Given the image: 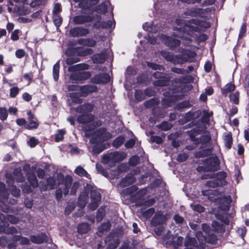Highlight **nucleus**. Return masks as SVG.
<instances>
[{
  "label": "nucleus",
  "instance_id": "f257e3e1",
  "mask_svg": "<svg viewBox=\"0 0 249 249\" xmlns=\"http://www.w3.org/2000/svg\"><path fill=\"white\" fill-rule=\"evenodd\" d=\"M198 29V27L197 26L196 20L193 19L188 24L184 25L182 29L181 27H175L174 30L176 31V32H174L173 37L161 35L158 36V38H160L167 46L171 48L176 47L180 44V41L175 39V37L176 36L186 39L189 42L191 41V36H194L199 42L204 41L207 40L208 38L207 35L205 34L198 35L195 33V32H196Z\"/></svg>",
  "mask_w": 249,
  "mask_h": 249
},
{
  "label": "nucleus",
  "instance_id": "f03ea898",
  "mask_svg": "<svg viewBox=\"0 0 249 249\" xmlns=\"http://www.w3.org/2000/svg\"><path fill=\"white\" fill-rule=\"evenodd\" d=\"M203 231L205 233L203 236L201 231H198L196 233V237L198 241H196L194 238H188L185 242V246L190 249L189 247L192 246L198 249H203L205 242L213 244L216 240V236L213 233V231L210 229V227L206 224L202 225Z\"/></svg>",
  "mask_w": 249,
  "mask_h": 249
},
{
  "label": "nucleus",
  "instance_id": "7ed1b4c3",
  "mask_svg": "<svg viewBox=\"0 0 249 249\" xmlns=\"http://www.w3.org/2000/svg\"><path fill=\"white\" fill-rule=\"evenodd\" d=\"M89 68L86 64H79L70 66L68 70L72 72L71 74V79L76 83H81L83 81L89 78L91 75L89 72L84 70H88Z\"/></svg>",
  "mask_w": 249,
  "mask_h": 249
},
{
  "label": "nucleus",
  "instance_id": "20e7f679",
  "mask_svg": "<svg viewBox=\"0 0 249 249\" xmlns=\"http://www.w3.org/2000/svg\"><path fill=\"white\" fill-rule=\"evenodd\" d=\"M111 138V135L106 131V130L104 128H99L96 130L95 132L94 135L90 139V142L93 143H96V145L94 146L92 148L93 152L96 154H99L104 149H106L107 147L101 146L98 148V146L100 145V143L107 141V140Z\"/></svg>",
  "mask_w": 249,
  "mask_h": 249
},
{
  "label": "nucleus",
  "instance_id": "39448f33",
  "mask_svg": "<svg viewBox=\"0 0 249 249\" xmlns=\"http://www.w3.org/2000/svg\"><path fill=\"white\" fill-rule=\"evenodd\" d=\"M57 183L58 188L56 190L55 196L57 200L62 198V193L66 196L69 192V189L71 186L72 178L70 176L64 177L62 174L57 175Z\"/></svg>",
  "mask_w": 249,
  "mask_h": 249
},
{
  "label": "nucleus",
  "instance_id": "423d86ee",
  "mask_svg": "<svg viewBox=\"0 0 249 249\" xmlns=\"http://www.w3.org/2000/svg\"><path fill=\"white\" fill-rule=\"evenodd\" d=\"M202 194L204 196H208V198L211 201L220 203V208L224 211L229 209V205L231 202V198L230 196H227L220 197L219 195L216 191H203Z\"/></svg>",
  "mask_w": 249,
  "mask_h": 249
},
{
  "label": "nucleus",
  "instance_id": "0eeeda50",
  "mask_svg": "<svg viewBox=\"0 0 249 249\" xmlns=\"http://www.w3.org/2000/svg\"><path fill=\"white\" fill-rule=\"evenodd\" d=\"M93 108V105L91 104H84L78 107L76 111L82 114L80 116L78 117L77 121L81 124H86L92 121L94 118L93 116L88 114V113L90 112Z\"/></svg>",
  "mask_w": 249,
  "mask_h": 249
},
{
  "label": "nucleus",
  "instance_id": "6e6552de",
  "mask_svg": "<svg viewBox=\"0 0 249 249\" xmlns=\"http://www.w3.org/2000/svg\"><path fill=\"white\" fill-rule=\"evenodd\" d=\"M206 176L210 177V179L206 183V185L209 187H215L216 186L225 185V178L226 174L224 172H219L216 174H208Z\"/></svg>",
  "mask_w": 249,
  "mask_h": 249
},
{
  "label": "nucleus",
  "instance_id": "1a4fd4ad",
  "mask_svg": "<svg viewBox=\"0 0 249 249\" xmlns=\"http://www.w3.org/2000/svg\"><path fill=\"white\" fill-rule=\"evenodd\" d=\"M126 157V154L123 152H110L103 156V161L105 164L115 163L123 160Z\"/></svg>",
  "mask_w": 249,
  "mask_h": 249
},
{
  "label": "nucleus",
  "instance_id": "9d476101",
  "mask_svg": "<svg viewBox=\"0 0 249 249\" xmlns=\"http://www.w3.org/2000/svg\"><path fill=\"white\" fill-rule=\"evenodd\" d=\"M24 0H10L8 3V10L10 13H16L18 15H25L27 12L24 11V7H22V3Z\"/></svg>",
  "mask_w": 249,
  "mask_h": 249
},
{
  "label": "nucleus",
  "instance_id": "9b49d317",
  "mask_svg": "<svg viewBox=\"0 0 249 249\" xmlns=\"http://www.w3.org/2000/svg\"><path fill=\"white\" fill-rule=\"evenodd\" d=\"M163 242L166 245L172 244L176 248L181 246L183 242V238L180 236H171L168 231L166 236L163 237Z\"/></svg>",
  "mask_w": 249,
  "mask_h": 249
},
{
  "label": "nucleus",
  "instance_id": "f8f14e48",
  "mask_svg": "<svg viewBox=\"0 0 249 249\" xmlns=\"http://www.w3.org/2000/svg\"><path fill=\"white\" fill-rule=\"evenodd\" d=\"M110 19L106 22H101V19L97 17V21L94 24L93 27L96 28H114L115 27V22L113 18V13L111 11L109 13Z\"/></svg>",
  "mask_w": 249,
  "mask_h": 249
},
{
  "label": "nucleus",
  "instance_id": "ddd939ff",
  "mask_svg": "<svg viewBox=\"0 0 249 249\" xmlns=\"http://www.w3.org/2000/svg\"><path fill=\"white\" fill-rule=\"evenodd\" d=\"M91 202L89 207L91 210H94L98 206V202L101 200V195L99 192L96 190H92L90 192Z\"/></svg>",
  "mask_w": 249,
  "mask_h": 249
},
{
  "label": "nucleus",
  "instance_id": "4468645a",
  "mask_svg": "<svg viewBox=\"0 0 249 249\" xmlns=\"http://www.w3.org/2000/svg\"><path fill=\"white\" fill-rule=\"evenodd\" d=\"M71 36L73 37L86 36L89 33L88 29L83 27H76L69 31Z\"/></svg>",
  "mask_w": 249,
  "mask_h": 249
},
{
  "label": "nucleus",
  "instance_id": "2eb2a0df",
  "mask_svg": "<svg viewBox=\"0 0 249 249\" xmlns=\"http://www.w3.org/2000/svg\"><path fill=\"white\" fill-rule=\"evenodd\" d=\"M110 80L109 75L107 73H100L93 77L91 81L93 83L99 84L107 83Z\"/></svg>",
  "mask_w": 249,
  "mask_h": 249
},
{
  "label": "nucleus",
  "instance_id": "dca6fc26",
  "mask_svg": "<svg viewBox=\"0 0 249 249\" xmlns=\"http://www.w3.org/2000/svg\"><path fill=\"white\" fill-rule=\"evenodd\" d=\"M168 218L167 215H164L160 212H159L156 213L155 217L152 219V223L155 226L160 225L164 223Z\"/></svg>",
  "mask_w": 249,
  "mask_h": 249
},
{
  "label": "nucleus",
  "instance_id": "f3484780",
  "mask_svg": "<svg viewBox=\"0 0 249 249\" xmlns=\"http://www.w3.org/2000/svg\"><path fill=\"white\" fill-rule=\"evenodd\" d=\"M93 20V18L89 16L80 15L73 18V21L75 24H83L86 22H89Z\"/></svg>",
  "mask_w": 249,
  "mask_h": 249
},
{
  "label": "nucleus",
  "instance_id": "a211bd4d",
  "mask_svg": "<svg viewBox=\"0 0 249 249\" xmlns=\"http://www.w3.org/2000/svg\"><path fill=\"white\" fill-rule=\"evenodd\" d=\"M27 115L29 117V123L26 124L25 128L28 129L36 128L38 127V124L36 119L34 118L33 114L30 111H29Z\"/></svg>",
  "mask_w": 249,
  "mask_h": 249
},
{
  "label": "nucleus",
  "instance_id": "6ab92c4d",
  "mask_svg": "<svg viewBox=\"0 0 249 249\" xmlns=\"http://www.w3.org/2000/svg\"><path fill=\"white\" fill-rule=\"evenodd\" d=\"M206 164L208 166L206 168L209 170H215L218 166V159L216 157L210 158L206 159Z\"/></svg>",
  "mask_w": 249,
  "mask_h": 249
},
{
  "label": "nucleus",
  "instance_id": "aec40b11",
  "mask_svg": "<svg viewBox=\"0 0 249 249\" xmlns=\"http://www.w3.org/2000/svg\"><path fill=\"white\" fill-rule=\"evenodd\" d=\"M80 90L82 95L85 96L90 93L95 92L97 90V88L93 85H85L80 87Z\"/></svg>",
  "mask_w": 249,
  "mask_h": 249
},
{
  "label": "nucleus",
  "instance_id": "412c9836",
  "mask_svg": "<svg viewBox=\"0 0 249 249\" xmlns=\"http://www.w3.org/2000/svg\"><path fill=\"white\" fill-rule=\"evenodd\" d=\"M31 241L35 243L40 244L44 242H49L48 237L45 234L42 233L38 236H32Z\"/></svg>",
  "mask_w": 249,
  "mask_h": 249
},
{
  "label": "nucleus",
  "instance_id": "4be33fe9",
  "mask_svg": "<svg viewBox=\"0 0 249 249\" xmlns=\"http://www.w3.org/2000/svg\"><path fill=\"white\" fill-rule=\"evenodd\" d=\"M107 54L106 53H101L94 55L93 57V61L94 63H102L107 58Z\"/></svg>",
  "mask_w": 249,
  "mask_h": 249
},
{
  "label": "nucleus",
  "instance_id": "5701e85b",
  "mask_svg": "<svg viewBox=\"0 0 249 249\" xmlns=\"http://www.w3.org/2000/svg\"><path fill=\"white\" fill-rule=\"evenodd\" d=\"M225 146L229 149L231 148L232 144V138L230 133H225L223 135Z\"/></svg>",
  "mask_w": 249,
  "mask_h": 249
},
{
  "label": "nucleus",
  "instance_id": "b1692460",
  "mask_svg": "<svg viewBox=\"0 0 249 249\" xmlns=\"http://www.w3.org/2000/svg\"><path fill=\"white\" fill-rule=\"evenodd\" d=\"M78 43L89 47H93L96 44V41L91 39H80L78 40Z\"/></svg>",
  "mask_w": 249,
  "mask_h": 249
},
{
  "label": "nucleus",
  "instance_id": "393cba45",
  "mask_svg": "<svg viewBox=\"0 0 249 249\" xmlns=\"http://www.w3.org/2000/svg\"><path fill=\"white\" fill-rule=\"evenodd\" d=\"M74 172L77 175L80 176H84L88 178H89L90 176L87 172V171L83 169L81 166H78L75 170Z\"/></svg>",
  "mask_w": 249,
  "mask_h": 249
},
{
  "label": "nucleus",
  "instance_id": "a878e982",
  "mask_svg": "<svg viewBox=\"0 0 249 249\" xmlns=\"http://www.w3.org/2000/svg\"><path fill=\"white\" fill-rule=\"evenodd\" d=\"M89 230V226L87 223L81 224L78 227V231L82 234L87 233Z\"/></svg>",
  "mask_w": 249,
  "mask_h": 249
},
{
  "label": "nucleus",
  "instance_id": "bb28decb",
  "mask_svg": "<svg viewBox=\"0 0 249 249\" xmlns=\"http://www.w3.org/2000/svg\"><path fill=\"white\" fill-rule=\"evenodd\" d=\"M110 3L109 1H106L103 3L99 6L98 11L101 13L104 14L107 12V8L110 6Z\"/></svg>",
  "mask_w": 249,
  "mask_h": 249
},
{
  "label": "nucleus",
  "instance_id": "cd10ccee",
  "mask_svg": "<svg viewBox=\"0 0 249 249\" xmlns=\"http://www.w3.org/2000/svg\"><path fill=\"white\" fill-rule=\"evenodd\" d=\"M60 68L59 62L58 61L53 67V77L55 81H57L59 77V71Z\"/></svg>",
  "mask_w": 249,
  "mask_h": 249
},
{
  "label": "nucleus",
  "instance_id": "c85d7f7f",
  "mask_svg": "<svg viewBox=\"0 0 249 249\" xmlns=\"http://www.w3.org/2000/svg\"><path fill=\"white\" fill-rule=\"evenodd\" d=\"M57 182V178L56 180L53 178H50L47 180V185L50 187V189H53L56 187V185H58Z\"/></svg>",
  "mask_w": 249,
  "mask_h": 249
},
{
  "label": "nucleus",
  "instance_id": "c756f323",
  "mask_svg": "<svg viewBox=\"0 0 249 249\" xmlns=\"http://www.w3.org/2000/svg\"><path fill=\"white\" fill-rule=\"evenodd\" d=\"M53 21L57 27H59L62 23V18L59 14H53Z\"/></svg>",
  "mask_w": 249,
  "mask_h": 249
},
{
  "label": "nucleus",
  "instance_id": "7c9ffc66",
  "mask_svg": "<svg viewBox=\"0 0 249 249\" xmlns=\"http://www.w3.org/2000/svg\"><path fill=\"white\" fill-rule=\"evenodd\" d=\"M28 180L33 188H36L38 185V182L36 176L34 174L30 175L28 176Z\"/></svg>",
  "mask_w": 249,
  "mask_h": 249
},
{
  "label": "nucleus",
  "instance_id": "2f4dec72",
  "mask_svg": "<svg viewBox=\"0 0 249 249\" xmlns=\"http://www.w3.org/2000/svg\"><path fill=\"white\" fill-rule=\"evenodd\" d=\"M65 131L63 129L58 130L55 135V141L59 142L63 140Z\"/></svg>",
  "mask_w": 249,
  "mask_h": 249
},
{
  "label": "nucleus",
  "instance_id": "473e14b6",
  "mask_svg": "<svg viewBox=\"0 0 249 249\" xmlns=\"http://www.w3.org/2000/svg\"><path fill=\"white\" fill-rule=\"evenodd\" d=\"M235 85L233 84L229 83L226 85L225 88L222 89L223 94H227L228 92H231L235 89Z\"/></svg>",
  "mask_w": 249,
  "mask_h": 249
},
{
  "label": "nucleus",
  "instance_id": "72a5a7b5",
  "mask_svg": "<svg viewBox=\"0 0 249 249\" xmlns=\"http://www.w3.org/2000/svg\"><path fill=\"white\" fill-rule=\"evenodd\" d=\"M124 137H118L114 141L113 145L114 147H118L124 143Z\"/></svg>",
  "mask_w": 249,
  "mask_h": 249
},
{
  "label": "nucleus",
  "instance_id": "f704fd0d",
  "mask_svg": "<svg viewBox=\"0 0 249 249\" xmlns=\"http://www.w3.org/2000/svg\"><path fill=\"white\" fill-rule=\"evenodd\" d=\"M239 92H235L231 93L230 95V101L235 104H238L239 103Z\"/></svg>",
  "mask_w": 249,
  "mask_h": 249
},
{
  "label": "nucleus",
  "instance_id": "c9c22d12",
  "mask_svg": "<svg viewBox=\"0 0 249 249\" xmlns=\"http://www.w3.org/2000/svg\"><path fill=\"white\" fill-rule=\"evenodd\" d=\"M78 53L80 55L84 56L92 53V50L89 48H80L78 49Z\"/></svg>",
  "mask_w": 249,
  "mask_h": 249
},
{
  "label": "nucleus",
  "instance_id": "e433bc0d",
  "mask_svg": "<svg viewBox=\"0 0 249 249\" xmlns=\"http://www.w3.org/2000/svg\"><path fill=\"white\" fill-rule=\"evenodd\" d=\"M143 28L149 32H153L156 31V27L152 24L145 23L143 25Z\"/></svg>",
  "mask_w": 249,
  "mask_h": 249
},
{
  "label": "nucleus",
  "instance_id": "4c0bfd02",
  "mask_svg": "<svg viewBox=\"0 0 249 249\" xmlns=\"http://www.w3.org/2000/svg\"><path fill=\"white\" fill-rule=\"evenodd\" d=\"M105 214V209L104 208H100L97 212L96 219L98 222L100 221Z\"/></svg>",
  "mask_w": 249,
  "mask_h": 249
},
{
  "label": "nucleus",
  "instance_id": "58836bf2",
  "mask_svg": "<svg viewBox=\"0 0 249 249\" xmlns=\"http://www.w3.org/2000/svg\"><path fill=\"white\" fill-rule=\"evenodd\" d=\"M110 224L109 222H107L104 223L100 227L98 228V231L100 232H103L104 231H107L110 229Z\"/></svg>",
  "mask_w": 249,
  "mask_h": 249
},
{
  "label": "nucleus",
  "instance_id": "ea45409f",
  "mask_svg": "<svg viewBox=\"0 0 249 249\" xmlns=\"http://www.w3.org/2000/svg\"><path fill=\"white\" fill-rule=\"evenodd\" d=\"M8 116V112L6 108L0 107V119L5 120Z\"/></svg>",
  "mask_w": 249,
  "mask_h": 249
},
{
  "label": "nucleus",
  "instance_id": "a19ab883",
  "mask_svg": "<svg viewBox=\"0 0 249 249\" xmlns=\"http://www.w3.org/2000/svg\"><path fill=\"white\" fill-rule=\"evenodd\" d=\"M86 200H87V197L84 195L81 194L79 200H78V205L80 206L81 208H83L85 206L86 204Z\"/></svg>",
  "mask_w": 249,
  "mask_h": 249
},
{
  "label": "nucleus",
  "instance_id": "79ce46f5",
  "mask_svg": "<svg viewBox=\"0 0 249 249\" xmlns=\"http://www.w3.org/2000/svg\"><path fill=\"white\" fill-rule=\"evenodd\" d=\"M211 150L209 149L203 150L202 151H199L196 154V157L200 158L201 157H205L211 154Z\"/></svg>",
  "mask_w": 249,
  "mask_h": 249
},
{
  "label": "nucleus",
  "instance_id": "37998d69",
  "mask_svg": "<svg viewBox=\"0 0 249 249\" xmlns=\"http://www.w3.org/2000/svg\"><path fill=\"white\" fill-rule=\"evenodd\" d=\"M70 97L72 101L75 103H80L82 100L77 97V94L76 93H71L70 94Z\"/></svg>",
  "mask_w": 249,
  "mask_h": 249
},
{
  "label": "nucleus",
  "instance_id": "c03bdc74",
  "mask_svg": "<svg viewBox=\"0 0 249 249\" xmlns=\"http://www.w3.org/2000/svg\"><path fill=\"white\" fill-rule=\"evenodd\" d=\"M162 55L167 60L169 61L175 62V60H174V56L172 54H170L167 52H162Z\"/></svg>",
  "mask_w": 249,
  "mask_h": 249
},
{
  "label": "nucleus",
  "instance_id": "a18cd8bd",
  "mask_svg": "<svg viewBox=\"0 0 249 249\" xmlns=\"http://www.w3.org/2000/svg\"><path fill=\"white\" fill-rule=\"evenodd\" d=\"M154 200L152 198H151L147 201H145L142 199L141 202H137V203L140 205H145L149 206L153 205L154 203Z\"/></svg>",
  "mask_w": 249,
  "mask_h": 249
},
{
  "label": "nucleus",
  "instance_id": "49530a36",
  "mask_svg": "<svg viewBox=\"0 0 249 249\" xmlns=\"http://www.w3.org/2000/svg\"><path fill=\"white\" fill-rule=\"evenodd\" d=\"M191 208L196 212L201 213L204 211V208L199 204H191Z\"/></svg>",
  "mask_w": 249,
  "mask_h": 249
},
{
  "label": "nucleus",
  "instance_id": "de8ad7c7",
  "mask_svg": "<svg viewBox=\"0 0 249 249\" xmlns=\"http://www.w3.org/2000/svg\"><path fill=\"white\" fill-rule=\"evenodd\" d=\"M19 92V89L17 87L12 88L10 90V96L14 98Z\"/></svg>",
  "mask_w": 249,
  "mask_h": 249
},
{
  "label": "nucleus",
  "instance_id": "09e8293b",
  "mask_svg": "<svg viewBox=\"0 0 249 249\" xmlns=\"http://www.w3.org/2000/svg\"><path fill=\"white\" fill-rule=\"evenodd\" d=\"M134 180L133 178H124L123 179L121 183V185L123 186H126L127 185H129L130 184L134 182Z\"/></svg>",
  "mask_w": 249,
  "mask_h": 249
},
{
  "label": "nucleus",
  "instance_id": "8fccbe9b",
  "mask_svg": "<svg viewBox=\"0 0 249 249\" xmlns=\"http://www.w3.org/2000/svg\"><path fill=\"white\" fill-rule=\"evenodd\" d=\"M74 204L72 203L69 204L65 209L66 214H69L74 209Z\"/></svg>",
  "mask_w": 249,
  "mask_h": 249
},
{
  "label": "nucleus",
  "instance_id": "3c124183",
  "mask_svg": "<svg viewBox=\"0 0 249 249\" xmlns=\"http://www.w3.org/2000/svg\"><path fill=\"white\" fill-rule=\"evenodd\" d=\"M212 227L214 231H219L222 229V227L221 224L216 221H213L212 223Z\"/></svg>",
  "mask_w": 249,
  "mask_h": 249
},
{
  "label": "nucleus",
  "instance_id": "603ef678",
  "mask_svg": "<svg viewBox=\"0 0 249 249\" xmlns=\"http://www.w3.org/2000/svg\"><path fill=\"white\" fill-rule=\"evenodd\" d=\"M19 30L18 29H16L14 31V32L12 33L11 38L12 40L14 41L18 40L19 39L18 34Z\"/></svg>",
  "mask_w": 249,
  "mask_h": 249
},
{
  "label": "nucleus",
  "instance_id": "864d4df0",
  "mask_svg": "<svg viewBox=\"0 0 249 249\" xmlns=\"http://www.w3.org/2000/svg\"><path fill=\"white\" fill-rule=\"evenodd\" d=\"M154 213V210L153 208L149 209L143 213V215L146 218L150 217Z\"/></svg>",
  "mask_w": 249,
  "mask_h": 249
},
{
  "label": "nucleus",
  "instance_id": "5fc2aeb1",
  "mask_svg": "<svg viewBox=\"0 0 249 249\" xmlns=\"http://www.w3.org/2000/svg\"><path fill=\"white\" fill-rule=\"evenodd\" d=\"M38 143V141L34 137H32L28 142V144L31 147H35Z\"/></svg>",
  "mask_w": 249,
  "mask_h": 249
},
{
  "label": "nucleus",
  "instance_id": "6e6d98bb",
  "mask_svg": "<svg viewBox=\"0 0 249 249\" xmlns=\"http://www.w3.org/2000/svg\"><path fill=\"white\" fill-rule=\"evenodd\" d=\"M159 128L164 130H167L171 128V125L166 122H162L159 125Z\"/></svg>",
  "mask_w": 249,
  "mask_h": 249
},
{
  "label": "nucleus",
  "instance_id": "4d7b16f0",
  "mask_svg": "<svg viewBox=\"0 0 249 249\" xmlns=\"http://www.w3.org/2000/svg\"><path fill=\"white\" fill-rule=\"evenodd\" d=\"M150 140L152 142H155L157 143L160 144L162 142V140L161 137L159 136H153L150 138Z\"/></svg>",
  "mask_w": 249,
  "mask_h": 249
},
{
  "label": "nucleus",
  "instance_id": "13d9d810",
  "mask_svg": "<svg viewBox=\"0 0 249 249\" xmlns=\"http://www.w3.org/2000/svg\"><path fill=\"white\" fill-rule=\"evenodd\" d=\"M25 54V52L22 49L18 50L16 52V56L17 57H18V58H22V57H23L24 56Z\"/></svg>",
  "mask_w": 249,
  "mask_h": 249
},
{
  "label": "nucleus",
  "instance_id": "bf43d9fd",
  "mask_svg": "<svg viewBox=\"0 0 249 249\" xmlns=\"http://www.w3.org/2000/svg\"><path fill=\"white\" fill-rule=\"evenodd\" d=\"M188 157V156L186 154L181 153L178 155L177 160L179 161H185Z\"/></svg>",
  "mask_w": 249,
  "mask_h": 249
},
{
  "label": "nucleus",
  "instance_id": "052dcab7",
  "mask_svg": "<svg viewBox=\"0 0 249 249\" xmlns=\"http://www.w3.org/2000/svg\"><path fill=\"white\" fill-rule=\"evenodd\" d=\"M147 65L150 68H151L152 69L154 70H161L162 67L161 66L157 65L156 64L148 62Z\"/></svg>",
  "mask_w": 249,
  "mask_h": 249
},
{
  "label": "nucleus",
  "instance_id": "680f3d73",
  "mask_svg": "<svg viewBox=\"0 0 249 249\" xmlns=\"http://www.w3.org/2000/svg\"><path fill=\"white\" fill-rule=\"evenodd\" d=\"M155 231L156 233L158 235H162V232H165V231L163 229L162 226H160L159 227L156 228L155 229Z\"/></svg>",
  "mask_w": 249,
  "mask_h": 249
},
{
  "label": "nucleus",
  "instance_id": "e2e57ef3",
  "mask_svg": "<svg viewBox=\"0 0 249 249\" xmlns=\"http://www.w3.org/2000/svg\"><path fill=\"white\" fill-rule=\"evenodd\" d=\"M11 193L13 196L16 197H18L19 195L20 190L16 187H13L11 191Z\"/></svg>",
  "mask_w": 249,
  "mask_h": 249
},
{
  "label": "nucleus",
  "instance_id": "0e129e2a",
  "mask_svg": "<svg viewBox=\"0 0 249 249\" xmlns=\"http://www.w3.org/2000/svg\"><path fill=\"white\" fill-rule=\"evenodd\" d=\"M60 11L61 5L59 3L55 4L53 10V14H59Z\"/></svg>",
  "mask_w": 249,
  "mask_h": 249
},
{
  "label": "nucleus",
  "instance_id": "69168bd1",
  "mask_svg": "<svg viewBox=\"0 0 249 249\" xmlns=\"http://www.w3.org/2000/svg\"><path fill=\"white\" fill-rule=\"evenodd\" d=\"M79 185L78 182L73 183L71 190V194H74L76 192L77 189L79 187Z\"/></svg>",
  "mask_w": 249,
  "mask_h": 249
},
{
  "label": "nucleus",
  "instance_id": "338daca9",
  "mask_svg": "<svg viewBox=\"0 0 249 249\" xmlns=\"http://www.w3.org/2000/svg\"><path fill=\"white\" fill-rule=\"evenodd\" d=\"M246 24H243L242 25V27L240 29V34L239 35V37L242 38L244 36L245 33H246Z\"/></svg>",
  "mask_w": 249,
  "mask_h": 249
},
{
  "label": "nucleus",
  "instance_id": "774afa93",
  "mask_svg": "<svg viewBox=\"0 0 249 249\" xmlns=\"http://www.w3.org/2000/svg\"><path fill=\"white\" fill-rule=\"evenodd\" d=\"M135 141L134 139H130L126 142L125 145L127 148H131L134 145Z\"/></svg>",
  "mask_w": 249,
  "mask_h": 249
}]
</instances>
